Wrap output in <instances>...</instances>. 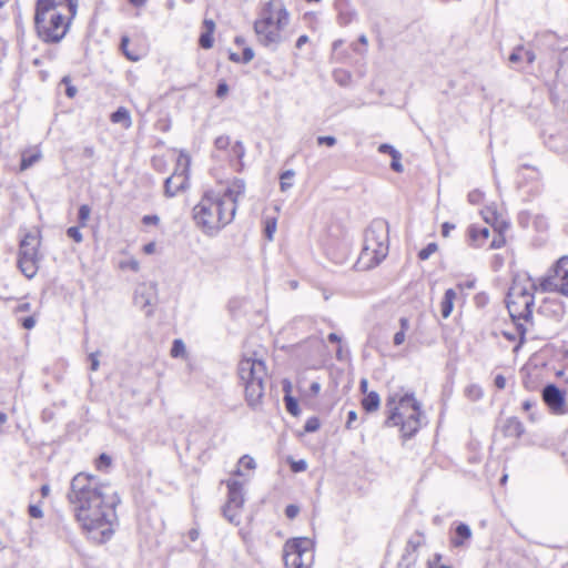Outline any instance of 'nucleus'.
<instances>
[{
    "label": "nucleus",
    "mask_w": 568,
    "mask_h": 568,
    "mask_svg": "<svg viewBox=\"0 0 568 568\" xmlns=\"http://www.w3.org/2000/svg\"><path fill=\"white\" fill-rule=\"evenodd\" d=\"M68 500L73 506L77 521L95 542L102 544L113 535L115 506L120 498L114 487L98 477L79 473L70 484Z\"/></svg>",
    "instance_id": "nucleus-1"
},
{
    "label": "nucleus",
    "mask_w": 568,
    "mask_h": 568,
    "mask_svg": "<svg viewBox=\"0 0 568 568\" xmlns=\"http://www.w3.org/2000/svg\"><path fill=\"white\" fill-rule=\"evenodd\" d=\"M245 193V182L234 179L222 194L205 192L193 207L195 225L206 235H215L230 224L236 213L237 202Z\"/></svg>",
    "instance_id": "nucleus-2"
},
{
    "label": "nucleus",
    "mask_w": 568,
    "mask_h": 568,
    "mask_svg": "<svg viewBox=\"0 0 568 568\" xmlns=\"http://www.w3.org/2000/svg\"><path fill=\"white\" fill-rule=\"evenodd\" d=\"M239 377L244 386L247 405L256 410L262 407L267 382L265 363L257 352L244 355L237 367Z\"/></svg>",
    "instance_id": "nucleus-3"
},
{
    "label": "nucleus",
    "mask_w": 568,
    "mask_h": 568,
    "mask_svg": "<svg viewBox=\"0 0 568 568\" xmlns=\"http://www.w3.org/2000/svg\"><path fill=\"white\" fill-rule=\"evenodd\" d=\"M288 24V12L280 3L270 1L261 12V17L254 22V31L257 41L272 50H275L285 38L282 31Z\"/></svg>",
    "instance_id": "nucleus-4"
},
{
    "label": "nucleus",
    "mask_w": 568,
    "mask_h": 568,
    "mask_svg": "<svg viewBox=\"0 0 568 568\" xmlns=\"http://www.w3.org/2000/svg\"><path fill=\"white\" fill-rule=\"evenodd\" d=\"M386 407L389 415L386 426L400 425L404 437H412L419 428L420 405L412 394H405L396 404V395L388 397Z\"/></svg>",
    "instance_id": "nucleus-5"
},
{
    "label": "nucleus",
    "mask_w": 568,
    "mask_h": 568,
    "mask_svg": "<svg viewBox=\"0 0 568 568\" xmlns=\"http://www.w3.org/2000/svg\"><path fill=\"white\" fill-rule=\"evenodd\" d=\"M388 254V223L374 220L366 229L359 261L366 267L378 265Z\"/></svg>",
    "instance_id": "nucleus-6"
},
{
    "label": "nucleus",
    "mask_w": 568,
    "mask_h": 568,
    "mask_svg": "<svg viewBox=\"0 0 568 568\" xmlns=\"http://www.w3.org/2000/svg\"><path fill=\"white\" fill-rule=\"evenodd\" d=\"M73 17L62 12L36 7L34 23L39 36L47 42H59L67 33Z\"/></svg>",
    "instance_id": "nucleus-7"
},
{
    "label": "nucleus",
    "mask_w": 568,
    "mask_h": 568,
    "mask_svg": "<svg viewBox=\"0 0 568 568\" xmlns=\"http://www.w3.org/2000/svg\"><path fill=\"white\" fill-rule=\"evenodd\" d=\"M537 290L535 284L525 286L520 283H514L507 294V308L514 321H529L532 317L534 291Z\"/></svg>",
    "instance_id": "nucleus-8"
},
{
    "label": "nucleus",
    "mask_w": 568,
    "mask_h": 568,
    "mask_svg": "<svg viewBox=\"0 0 568 568\" xmlns=\"http://www.w3.org/2000/svg\"><path fill=\"white\" fill-rule=\"evenodd\" d=\"M39 245V237L31 233H28L20 242L18 266L28 278H32L38 272Z\"/></svg>",
    "instance_id": "nucleus-9"
},
{
    "label": "nucleus",
    "mask_w": 568,
    "mask_h": 568,
    "mask_svg": "<svg viewBox=\"0 0 568 568\" xmlns=\"http://www.w3.org/2000/svg\"><path fill=\"white\" fill-rule=\"evenodd\" d=\"M307 538H294L287 540L283 547V560L286 568H302L304 556L310 551Z\"/></svg>",
    "instance_id": "nucleus-10"
},
{
    "label": "nucleus",
    "mask_w": 568,
    "mask_h": 568,
    "mask_svg": "<svg viewBox=\"0 0 568 568\" xmlns=\"http://www.w3.org/2000/svg\"><path fill=\"white\" fill-rule=\"evenodd\" d=\"M229 495L227 503L222 509L223 516L230 521L235 523L236 514H230V509L232 507L242 508L244 504L243 488L242 484L237 480H229L227 481Z\"/></svg>",
    "instance_id": "nucleus-11"
},
{
    "label": "nucleus",
    "mask_w": 568,
    "mask_h": 568,
    "mask_svg": "<svg viewBox=\"0 0 568 568\" xmlns=\"http://www.w3.org/2000/svg\"><path fill=\"white\" fill-rule=\"evenodd\" d=\"M189 158H185V166L181 172H174L171 176H169L164 182V194L168 197L175 196L179 192L184 191L187 186V165Z\"/></svg>",
    "instance_id": "nucleus-12"
},
{
    "label": "nucleus",
    "mask_w": 568,
    "mask_h": 568,
    "mask_svg": "<svg viewBox=\"0 0 568 568\" xmlns=\"http://www.w3.org/2000/svg\"><path fill=\"white\" fill-rule=\"evenodd\" d=\"M542 399L554 413H564L565 394L555 384L545 386L542 389Z\"/></svg>",
    "instance_id": "nucleus-13"
},
{
    "label": "nucleus",
    "mask_w": 568,
    "mask_h": 568,
    "mask_svg": "<svg viewBox=\"0 0 568 568\" xmlns=\"http://www.w3.org/2000/svg\"><path fill=\"white\" fill-rule=\"evenodd\" d=\"M37 7L53 9L54 11L67 14V17L74 18L78 8V0H38Z\"/></svg>",
    "instance_id": "nucleus-14"
},
{
    "label": "nucleus",
    "mask_w": 568,
    "mask_h": 568,
    "mask_svg": "<svg viewBox=\"0 0 568 568\" xmlns=\"http://www.w3.org/2000/svg\"><path fill=\"white\" fill-rule=\"evenodd\" d=\"M524 430L525 428L523 423L516 417H510L506 419L503 426L504 434L509 437L518 438L523 435Z\"/></svg>",
    "instance_id": "nucleus-15"
},
{
    "label": "nucleus",
    "mask_w": 568,
    "mask_h": 568,
    "mask_svg": "<svg viewBox=\"0 0 568 568\" xmlns=\"http://www.w3.org/2000/svg\"><path fill=\"white\" fill-rule=\"evenodd\" d=\"M481 215L485 220L486 223L490 224L494 230H499V229H505L506 227V224L504 221H499V217L497 215V211L495 207L493 206H486L483 211H481Z\"/></svg>",
    "instance_id": "nucleus-16"
},
{
    "label": "nucleus",
    "mask_w": 568,
    "mask_h": 568,
    "mask_svg": "<svg viewBox=\"0 0 568 568\" xmlns=\"http://www.w3.org/2000/svg\"><path fill=\"white\" fill-rule=\"evenodd\" d=\"M456 292L453 288L446 290L443 301L440 303V313L444 318L449 317L453 312Z\"/></svg>",
    "instance_id": "nucleus-17"
},
{
    "label": "nucleus",
    "mask_w": 568,
    "mask_h": 568,
    "mask_svg": "<svg viewBox=\"0 0 568 568\" xmlns=\"http://www.w3.org/2000/svg\"><path fill=\"white\" fill-rule=\"evenodd\" d=\"M379 395L376 392H369L362 400V406L367 413H372L379 407Z\"/></svg>",
    "instance_id": "nucleus-18"
},
{
    "label": "nucleus",
    "mask_w": 568,
    "mask_h": 568,
    "mask_svg": "<svg viewBox=\"0 0 568 568\" xmlns=\"http://www.w3.org/2000/svg\"><path fill=\"white\" fill-rule=\"evenodd\" d=\"M470 241L476 245L480 246L489 236V230L487 227L478 229L476 226H471L469 230Z\"/></svg>",
    "instance_id": "nucleus-19"
},
{
    "label": "nucleus",
    "mask_w": 568,
    "mask_h": 568,
    "mask_svg": "<svg viewBox=\"0 0 568 568\" xmlns=\"http://www.w3.org/2000/svg\"><path fill=\"white\" fill-rule=\"evenodd\" d=\"M111 121L113 123H121L124 128L131 126V116L129 111L121 106L115 112L111 114Z\"/></svg>",
    "instance_id": "nucleus-20"
},
{
    "label": "nucleus",
    "mask_w": 568,
    "mask_h": 568,
    "mask_svg": "<svg viewBox=\"0 0 568 568\" xmlns=\"http://www.w3.org/2000/svg\"><path fill=\"white\" fill-rule=\"evenodd\" d=\"M554 273L560 277L561 281H568V256L560 257L555 267Z\"/></svg>",
    "instance_id": "nucleus-21"
},
{
    "label": "nucleus",
    "mask_w": 568,
    "mask_h": 568,
    "mask_svg": "<svg viewBox=\"0 0 568 568\" xmlns=\"http://www.w3.org/2000/svg\"><path fill=\"white\" fill-rule=\"evenodd\" d=\"M153 290V286L142 285L135 292V302L141 306L145 307L151 304V300L146 297V294H150V291Z\"/></svg>",
    "instance_id": "nucleus-22"
},
{
    "label": "nucleus",
    "mask_w": 568,
    "mask_h": 568,
    "mask_svg": "<svg viewBox=\"0 0 568 568\" xmlns=\"http://www.w3.org/2000/svg\"><path fill=\"white\" fill-rule=\"evenodd\" d=\"M422 545V536L419 535L417 538H410L407 541L405 554L403 555L402 560H408L409 557L418 549V547Z\"/></svg>",
    "instance_id": "nucleus-23"
},
{
    "label": "nucleus",
    "mask_w": 568,
    "mask_h": 568,
    "mask_svg": "<svg viewBox=\"0 0 568 568\" xmlns=\"http://www.w3.org/2000/svg\"><path fill=\"white\" fill-rule=\"evenodd\" d=\"M456 535H457V538L453 539V544L458 547L463 544V541L459 540L458 538L468 539L471 536V531H470V528L466 524H459L456 527Z\"/></svg>",
    "instance_id": "nucleus-24"
},
{
    "label": "nucleus",
    "mask_w": 568,
    "mask_h": 568,
    "mask_svg": "<svg viewBox=\"0 0 568 568\" xmlns=\"http://www.w3.org/2000/svg\"><path fill=\"white\" fill-rule=\"evenodd\" d=\"M556 277L555 275L542 278L537 290L539 288L541 292H556L558 288Z\"/></svg>",
    "instance_id": "nucleus-25"
},
{
    "label": "nucleus",
    "mask_w": 568,
    "mask_h": 568,
    "mask_svg": "<svg viewBox=\"0 0 568 568\" xmlns=\"http://www.w3.org/2000/svg\"><path fill=\"white\" fill-rule=\"evenodd\" d=\"M465 396L471 402H476L483 397V389L476 384L468 385L465 388Z\"/></svg>",
    "instance_id": "nucleus-26"
},
{
    "label": "nucleus",
    "mask_w": 568,
    "mask_h": 568,
    "mask_svg": "<svg viewBox=\"0 0 568 568\" xmlns=\"http://www.w3.org/2000/svg\"><path fill=\"white\" fill-rule=\"evenodd\" d=\"M186 354V348L182 339H174L171 348L172 357H183Z\"/></svg>",
    "instance_id": "nucleus-27"
},
{
    "label": "nucleus",
    "mask_w": 568,
    "mask_h": 568,
    "mask_svg": "<svg viewBox=\"0 0 568 568\" xmlns=\"http://www.w3.org/2000/svg\"><path fill=\"white\" fill-rule=\"evenodd\" d=\"M295 173L293 170H287L281 174V190L283 192L287 191L292 186V180Z\"/></svg>",
    "instance_id": "nucleus-28"
},
{
    "label": "nucleus",
    "mask_w": 568,
    "mask_h": 568,
    "mask_svg": "<svg viewBox=\"0 0 568 568\" xmlns=\"http://www.w3.org/2000/svg\"><path fill=\"white\" fill-rule=\"evenodd\" d=\"M90 214H91V209L89 205L82 204L79 207L78 220H79L80 226L84 227L87 225Z\"/></svg>",
    "instance_id": "nucleus-29"
},
{
    "label": "nucleus",
    "mask_w": 568,
    "mask_h": 568,
    "mask_svg": "<svg viewBox=\"0 0 568 568\" xmlns=\"http://www.w3.org/2000/svg\"><path fill=\"white\" fill-rule=\"evenodd\" d=\"M276 231V219L275 217H272V219H267L265 221V236L268 241H272L273 240V235Z\"/></svg>",
    "instance_id": "nucleus-30"
},
{
    "label": "nucleus",
    "mask_w": 568,
    "mask_h": 568,
    "mask_svg": "<svg viewBox=\"0 0 568 568\" xmlns=\"http://www.w3.org/2000/svg\"><path fill=\"white\" fill-rule=\"evenodd\" d=\"M129 38L128 37H123L121 39V49H122V52L124 53V55L131 60V61H138L140 59V55L139 54H135L131 51L128 50V44H129Z\"/></svg>",
    "instance_id": "nucleus-31"
},
{
    "label": "nucleus",
    "mask_w": 568,
    "mask_h": 568,
    "mask_svg": "<svg viewBox=\"0 0 568 568\" xmlns=\"http://www.w3.org/2000/svg\"><path fill=\"white\" fill-rule=\"evenodd\" d=\"M503 230L504 229L496 230L498 232V234L490 242L489 247L491 250L500 248L505 245L506 240H505V236L503 235Z\"/></svg>",
    "instance_id": "nucleus-32"
},
{
    "label": "nucleus",
    "mask_w": 568,
    "mask_h": 568,
    "mask_svg": "<svg viewBox=\"0 0 568 568\" xmlns=\"http://www.w3.org/2000/svg\"><path fill=\"white\" fill-rule=\"evenodd\" d=\"M438 246L436 243H429L426 247L419 251L418 257L423 261L427 260L432 254L437 251Z\"/></svg>",
    "instance_id": "nucleus-33"
},
{
    "label": "nucleus",
    "mask_w": 568,
    "mask_h": 568,
    "mask_svg": "<svg viewBox=\"0 0 568 568\" xmlns=\"http://www.w3.org/2000/svg\"><path fill=\"white\" fill-rule=\"evenodd\" d=\"M39 159V155L38 154H32V155H23L22 159H21V165H20V169L22 171L29 169L30 166H32Z\"/></svg>",
    "instance_id": "nucleus-34"
},
{
    "label": "nucleus",
    "mask_w": 568,
    "mask_h": 568,
    "mask_svg": "<svg viewBox=\"0 0 568 568\" xmlns=\"http://www.w3.org/2000/svg\"><path fill=\"white\" fill-rule=\"evenodd\" d=\"M524 51V45H517L513 52L508 57V61L513 64L518 63L521 61L523 55L521 52Z\"/></svg>",
    "instance_id": "nucleus-35"
},
{
    "label": "nucleus",
    "mask_w": 568,
    "mask_h": 568,
    "mask_svg": "<svg viewBox=\"0 0 568 568\" xmlns=\"http://www.w3.org/2000/svg\"><path fill=\"white\" fill-rule=\"evenodd\" d=\"M199 42H200V45L203 49L212 48V45H213L212 32H204V33H202L201 37H200Z\"/></svg>",
    "instance_id": "nucleus-36"
},
{
    "label": "nucleus",
    "mask_w": 568,
    "mask_h": 568,
    "mask_svg": "<svg viewBox=\"0 0 568 568\" xmlns=\"http://www.w3.org/2000/svg\"><path fill=\"white\" fill-rule=\"evenodd\" d=\"M67 235L77 243H81L83 241L82 233L80 232V229L77 226L69 227L67 230Z\"/></svg>",
    "instance_id": "nucleus-37"
},
{
    "label": "nucleus",
    "mask_w": 568,
    "mask_h": 568,
    "mask_svg": "<svg viewBox=\"0 0 568 568\" xmlns=\"http://www.w3.org/2000/svg\"><path fill=\"white\" fill-rule=\"evenodd\" d=\"M484 199V193L479 190H473L468 193V202L470 204H479Z\"/></svg>",
    "instance_id": "nucleus-38"
},
{
    "label": "nucleus",
    "mask_w": 568,
    "mask_h": 568,
    "mask_svg": "<svg viewBox=\"0 0 568 568\" xmlns=\"http://www.w3.org/2000/svg\"><path fill=\"white\" fill-rule=\"evenodd\" d=\"M120 267L122 270L130 268L133 272H138L139 267H140V264H139V262L135 258H130V260L120 262Z\"/></svg>",
    "instance_id": "nucleus-39"
},
{
    "label": "nucleus",
    "mask_w": 568,
    "mask_h": 568,
    "mask_svg": "<svg viewBox=\"0 0 568 568\" xmlns=\"http://www.w3.org/2000/svg\"><path fill=\"white\" fill-rule=\"evenodd\" d=\"M285 404H286V409L287 412H290L292 415H297L298 413V405H297V402L290 397V396H286L285 397Z\"/></svg>",
    "instance_id": "nucleus-40"
},
{
    "label": "nucleus",
    "mask_w": 568,
    "mask_h": 568,
    "mask_svg": "<svg viewBox=\"0 0 568 568\" xmlns=\"http://www.w3.org/2000/svg\"><path fill=\"white\" fill-rule=\"evenodd\" d=\"M400 159H402V154L399 152L392 155L390 168H392V170H394L395 172H398V173L403 172V165L400 163Z\"/></svg>",
    "instance_id": "nucleus-41"
},
{
    "label": "nucleus",
    "mask_w": 568,
    "mask_h": 568,
    "mask_svg": "<svg viewBox=\"0 0 568 568\" xmlns=\"http://www.w3.org/2000/svg\"><path fill=\"white\" fill-rule=\"evenodd\" d=\"M320 428V420L316 417H312L307 419L305 423L304 429L307 433L316 432Z\"/></svg>",
    "instance_id": "nucleus-42"
},
{
    "label": "nucleus",
    "mask_w": 568,
    "mask_h": 568,
    "mask_svg": "<svg viewBox=\"0 0 568 568\" xmlns=\"http://www.w3.org/2000/svg\"><path fill=\"white\" fill-rule=\"evenodd\" d=\"M111 465V457L106 454H101L97 460V468L102 469Z\"/></svg>",
    "instance_id": "nucleus-43"
},
{
    "label": "nucleus",
    "mask_w": 568,
    "mask_h": 568,
    "mask_svg": "<svg viewBox=\"0 0 568 568\" xmlns=\"http://www.w3.org/2000/svg\"><path fill=\"white\" fill-rule=\"evenodd\" d=\"M215 146L220 150H225L230 145V138L221 135L215 139Z\"/></svg>",
    "instance_id": "nucleus-44"
},
{
    "label": "nucleus",
    "mask_w": 568,
    "mask_h": 568,
    "mask_svg": "<svg viewBox=\"0 0 568 568\" xmlns=\"http://www.w3.org/2000/svg\"><path fill=\"white\" fill-rule=\"evenodd\" d=\"M240 465L245 467V468H247V469H254L255 468V462L248 455H244V456L241 457Z\"/></svg>",
    "instance_id": "nucleus-45"
},
{
    "label": "nucleus",
    "mask_w": 568,
    "mask_h": 568,
    "mask_svg": "<svg viewBox=\"0 0 568 568\" xmlns=\"http://www.w3.org/2000/svg\"><path fill=\"white\" fill-rule=\"evenodd\" d=\"M317 143L320 145L325 144L327 146H334L336 144V139L331 135L318 136Z\"/></svg>",
    "instance_id": "nucleus-46"
},
{
    "label": "nucleus",
    "mask_w": 568,
    "mask_h": 568,
    "mask_svg": "<svg viewBox=\"0 0 568 568\" xmlns=\"http://www.w3.org/2000/svg\"><path fill=\"white\" fill-rule=\"evenodd\" d=\"M232 151L234 153V155L237 158V159H242L244 156V153H245V149H244V145L242 142L237 141L233 148H232Z\"/></svg>",
    "instance_id": "nucleus-47"
},
{
    "label": "nucleus",
    "mask_w": 568,
    "mask_h": 568,
    "mask_svg": "<svg viewBox=\"0 0 568 568\" xmlns=\"http://www.w3.org/2000/svg\"><path fill=\"white\" fill-rule=\"evenodd\" d=\"M229 92V85L226 84V82L222 81L217 84V88H216V97L222 99L224 98Z\"/></svg>",
    "instance_id": "nucleus-48"
},
{
    "label": "nucleus",
    "mask_w": 568,
    "mask_h": 568,
    "mask_svg": "<svg viewBox=\"0 0 568 568\" xmlns=\"http://www.w3.org/2000/svg\"><path fill=\"white\" fill-rule=\"evenodd\" d=\"M300 513V508L296 505H288L285 508V515L287 518L293 519L295 518Z\"/></svg>",
    "instance_id": "nucleus-49"
},
{
    "label": "nucleus",
    "mask_w": 568,
    "mask_h": 568,
    "mask_svg": "<svg viewBox=\"0 0 568 568\" xmlns=\"http://www.w3.org/2000/svg\"><path fill=\"white\" fill-rule=\"evenodd\" d=\"M29 515L32 518H42L43 517V513H42L41 508L37 505L29 506Z\"/></svg>",
    "instance_id": "nucleus-50"
},
{
    "label": "nucleus",
    "mask_w": 568,
    "mask_h": 568,
    "mask_svg": "<svg viewBox=\"0 0 568 568\" xmlns=\"http://www.w3.org/2000/svg\"><path fill=\"white\" fill-rule=\"evenodd\" d=\"M378 151H379L381 153H387V154H389L390 156L398 152V151H397V150H395L390 144H386V143L381 144V145L378 146Z\"/></svg>",
    "instance_id": "nucleus-51"
},
{
    "label": "nucleus",
    "mask_w": 568,
    "mask_h": 568,
    "mask_svg": "<svg viewBox=\"0 0 568 568\" xmlns=\"http://www.w3.org/2000/svg\"><path fill=\"white\" fill-rule=\"evenodd\" d=\"M142 222L145 225H156L160 222V219L158 215H144Z\"/></svg>",
    "instance_id": "nucleus-52"
},
{
    "label": "nucleus",
    "mask_w": 568,
    "mask_h": 568,
    "mask_svg": "<svg viewBox=\"0 0 568 568\" xmlns=\"http://www.w3.org/2000/svg\"><path fill=\"white\" fill-rule=\"evenodd\" d=\"M306 467H307V464L303 459H301L298 462H294L292 464V469H293V471H296V473L304 471L306 469Z\"/></svg>",
    "instance_id": "nucleus-53"
},
{
    "label": "nucleus",
    "mask_w": 568,
    "mask_h": 568,
    "mask_svg": "<svg viewBox=\"0 0 568 568\" xmlns=\"http://www.w3.org/2000/svg\"><path fill=\"white\" fill-rule=\"evenodd\" d=\"M357 419V414L355 410H349L347 414L346 428L352 429L353 423Z\"/></svg>",
    "instance_id": "nucleus-54"
},
{
    "label": "nucleus",
    "mask_w": 568,
    "mask_h": 568,
    "mask_svg": "<svg viewBox=\"0 0 568 568\" xmlns=\"http://www.w3.org/2000/svg\"><path fill=\"white\" fill-rule=\"evenodd\" d=\"M254 58V51L251 49V48H245L243 50V58H242V61L244 63H248L250 61H252Z\"/></svg>",
    "instance_id": "nucleus-55"
},
{
    "label": "nucleus",
    "mask_w": 568,
    "mask_h": 568,
    "mask_svg": "<svg viewBox=\"0 0 568 568\" xmlns=\"http://www.w3.org/2000/svg\"><path fill=\"white\" fill-rule=\"evenodd\" d=\"M89 359L91 362V371L95 372L99 368V359H98V353H91L89 355Z\"/></svg>",
    "instance_id": "nucleus-56"
},
{
    "label": "nucleus",
    "mask_w": 568,
    "mask_h": 568,
    "mask_svg": "<svg viewBox=\"0 0 568 568\" xmlns=\"http://www.w3.org/2000/svg\"><path fill=\"white\" fill-rule=\"evenodd\" d=\"M494 384L498 389H504L506 387V378L499 374L495 377Z\"/></svg>",
    "instance_id": "nucleus-57"
},
{
    "label": "nucleus",
    "mask_w": 568,
    "mask_h": 568,
    "mask_svg": "<svg viewBox=\"0 0 568 568\" xmlns=\"http://www.w3.org/2000/svg\"><path fill=\"white\" fill-rule=\"evenodd\" d=\"M405 333H406V332L399 331V332H397V333L394 335V344H395L396 346L402 345V344L404 343V341H405Z\"/></svg>",
    "instance_id": "nucleus-58"
},
{
    "label": "nucleus",
    "mask_w": 568,
    "mask_h": 568,
    "mask_svg": "<svg viewBox=\"0 0 568 568\" xmlns=\"http://www.w3.org/2000/svg\"><path fill=\"white\" fill-rule=\"evenodd\" d=\"M455 229L454 224H450L448 222H445L442 226V234L444 237H447L449 232Z\"/></svg>",
    "instance_id": "nucleus-59"
},
{
    "label": "nucleus",
    "mask_w": 568,
    "mask_h": 568,
    "mask_svg": "<svg viewBox=\"0 0 568 568\" xmlns=\"http://www.w3.org/2000/svg\"><path fill=\"white\" fill-rule=\"evenodd\" d=\"M556 292H559L564 296H568V281H562L561 284H558Z\"/></svg>",
    "instance_id": "nucleus-60"
},
{
    "label": "nucleus",
    "mask_w": 568,
    "mask_h": 568,
    "mask_svg": "<svg viewBox=\"0 0 568 568\" xmlns=\"http://www.w3.org/2000/svg\"><path fill=\"white\" fill-rule=\"evenodd\" d=\"M22 325L24 328L30 329L36 325V320L32 316L26 317Z\"/></svg>",
    "instance_id": "nucleus-61"
},
{
    "label": "nucleus",
    "mask_w": 568,
    "mask_h": 568,
    "mask_svg": "<svg viewBox=\"0 0 568 568\" xmlns=\"http://www.w3.org/2000/svg\"><path fill=\"white\" fill-rule=\"evenodd\" d=\"M525 58H526L527 62H528L529 64H531V63H534V62H535V60H536V54H535V52H534V51H531V50H526V51H525Z\"/></svg>",
    "instance_id": "nucleus-62"
},
{
    "label": "nucleus",
    "mask_w": 568,
    "mask_h": 568,
    "mask_svg": "<svg viewBox=\"0 0 568 568\" xmlns=\"http://www.w3.org/2000/svg\"><path fill=\"white\" fill-rule=\"evenodd\" d=\"M307 42H308V37H307L306 34H303V36H301V37L297 39L295 47H296L297 49H302V47H303L305 43H307Z\"/></svg>",
    "instance_id": "nucleus-63"
},
{
    "label": "nucleus",
    "mask_w": 568,
    "mask_h": 568,
    "mask_svg": "<svg viewBox=\"0 0 568 568\" xmlns=\"http://www.w3.org/2000/svg\"><path fill=\"white\" fill-rule=\"evenodd\" d=\"M77 92H78V90H77V88H75V87H73V85H68V87H67V89H65V94H67V97H69V98H74V97H75V94H77Z\"/></svg>",
    "instance_id": "nucleus-64"
}]
</instances>
